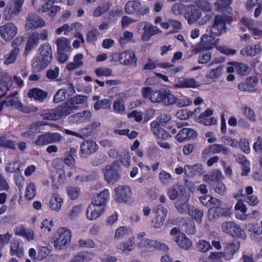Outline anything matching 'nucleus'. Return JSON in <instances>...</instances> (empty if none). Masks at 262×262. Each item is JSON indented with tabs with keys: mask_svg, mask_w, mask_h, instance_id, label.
Masks as SVG:
<instances>
[{
	"mask_svg": "<svg viewBox=\"0 0 262 262\" xmlns=\"http://www.w3.org/2000/svg\"><path fill=\"white\" fill-rule=\"evenodd\" d=\"M110 194L107 189H104L99 194L94 195L92 200V203L99 206L105 207L109 199Z\"/></svg>",
	"mask_w": 262,
	"mask_h": 262,
	"instance_id": "obj_29",
	"label": "nucleus"
},
{
	"mask_svg": "<svg viewBox=\"0 0 262 262\" xmlns=\"http://www.w3.org/2000/svg\"><path fill=\"white\" fill-rule=\"evenodd\" d=\"M105 209V207L99 206L91 203L86 209V217L90 220H95L101 215Z\"/></svg>",
	"mask_w": 262,
	"mask_h": 262,
	"instance_id": "obj_21",
	"label": "nucleus"
},
{
	"mask_svg": "<svg viewBox=\"0 0 262 262\" xmlns=\"http://www.w3.org/2000/svg\"><path fill=\"white\" fill-rule=\"evenodd\" d=\"M233 21L232 17L228 15H216L210 29V32L215 36H220L226 31V24Z\"/></svg>",
	"mask_w": 262,
	"mask_h": 262,
	"instance_id": "obj_3",
	"label": "nucleus"
},
{
	"mask_svg": "<svg viewBox=\"0 0 262 262\" xmlns=\"http://www.w3.org/2000/svg\"><path fill=\"white\" fill-rule=\"evenodd\" d=\"M224 253L222 252H211L209 256L211 262H222V258L225 259Z\"/></svg>",
	"mask_w": 262,
	"mask_h": 262,
	"instance_id": "obj_55",
	"label": "nucleus"
},
{
	"mask_svg": "<svg viewBox=\"0 0 262 262\" xmlns=\"http://www.w3.org/2000/svg\"><path fill=\"white\" fill-rule=\"evenodd\" d=\"M125 12L128 14L135 13L137 15H144L149 12V9L146 7H142L140 2L138 0L129 1L125 5Z\"/></svg>",
	"mask_w": 262,
	"mask_h": 262,
	"instance_id": "obj_9",
	"label": "nucleus"
},
{
	"mask_svg": "<svg viewBox=\"0 0 262 262\" xmlns=\"http://www.w3.org/2000/svg\"><path fill=\"white\" fill-rule=\"evenodd\" d=\"M15 234L25 237L27 241H32L34 239V232L31 229L26 228L21 226L17 227L15 230Z\"/></svg>",
	"mask_w": 262,
	"mask_h": 262,
	"instance_id": "obj_36",
	"label": "nucleus"
},
{
	"mask_svg": "<svg viewBox=\"0 0 262 262\" xmlns=\"http://www.w3.org/2000/svg\"><path fill=\"white\" fill-rule=\"evenodd\" d=\"M24 1L14 0L12 3L8 4L3 12L4 19L7 21H9L14 16L18 15Z\"/></svg>",
	"mask_w": 262,
	"mask_h": 262,
	"instance_id": "obj_7",
	"label": "nucleus"
},
{
	"mask_svg": "<svg viewBox=\"0 0 262 262\" xmlns=\"http://www.w3.org/2000/svg\"><path fill=\"white\" fill-rule=\"evenodd\" d=\"M230 235L233 237H238L243 238H245L246 236L245 231L241 229L239 225L235 224H234Z\"/></svg>",
	"mask_w": 262,
	"mask_h": 262,
	"instance_id": "obj_53",
	"label": "nucleus"
},
{
	"mask_svg": "<svg viewBox=\"0 0 262 262\" xmlns=\"http://www.w3.org/2000/svg\"><path fill=\"white\" fill-rule=\"evenodd\" d=\"M221 152L224 155H227L230 153V149L222 144L215 143L211 144L205 148L202 151V156L206 158L210 154H216Z\"/></svg>",
	"mask_w": 262,
	"mask_h": 262,
	"instance_id": "obj_17",
	"label": "nucleus"
},
{
	"mask_svg": "<svg viewBox=\"0 0 262 262\" xmlns=\"http://www.w3.org/2000/svg\"><path fill=\"white\" fill-rule=\"evenodd\" d=\"M189 198V194L186 191H182L180 192L178 200L175 203V207L179 212L192 214V212L191 211V206L188 203Z\"/></svg>",
	"mask_w": 262,
	"mask_h": 262,
	"instance_id": "obj_6",
	"label": "nucleus"
},
{
	"mask_svg": "<svg viewBox=\"0 0 262 262\" xmlns=\"http://www.w3.org/2000/svg\"><path fill=\"white\" fill-rule=\"evenodd\" d=\"M233 0H218L214 3L216 10L223 12L227 10Z\"/></svg>",
	"mask_w": 262,
	"mask_h": 262,
	"instance_id": "obj_46",
	"label": "nucleus"
},
{
	"mask_svg": "<svg viewBox=\"0 0 262 262\" xmlns=\"http://www.w3.org/2000/svg\"><path fill=\"white\" fill-rule=\"evenodd\" d=\"M226 190V186L222 181H216L214 186V191L216 193L224 194Z\"/></svg>",
	"mask_w": 262,
	"mask_h": 262,
	"instance_id": "obj_64",
	"label": "nucleus"
},
{
	"mask_svg": "<svg viewBox=\"0 0 262 262\" xmlns=\"http://www.w3.org/2000/svg\"><path fill=\"white\" fill-rule=\"evenodd\" d=\"M257 83L258 79L255 76H249L244 82L238 84L237 89L243 92H256Z\"/></svg>",
	"mask_w": 262,
	"mask_h": 262,
	"instance_id": "obj_14",
	"label": "nucleus"
},
{
	"mask_svg": "<svg viewBox=\"0 0 262 262\" xmlns=\"http://www.w3.org/2000/svg\"><path fill=\"white\" fill-rule=\"evenodd\" d=\"M98 146L95 141L86 140L80 145L79 154L81 157L86 158L87 156L95 152Z\"/></svg>",
	"mask_w": 262,
	"mask_h": 262,
	"instance_id": "obj_15",
	"label": "nucleus"
},
{
	"mask_svg": "<svg viewBox=\"0 0 262 262\" xmlns=\"http://www.w3.org/2000/svg\"><path fill=\"white\" fill-rule=\"evenodd\" d=\"M158 90H152L150 86L144 87L141 89V93L143 99H148L152 103H156V95H157Z\"/></svg>",
	"mask_w": 262,
	"mask_h": 262,
	"instance_id": "obj_34",
	"label": "nucleus"
},
{
	"mask_svg": "<svg viewBox=\"0 0 262 262\" xmlns=\"http://www.w3.org/2000/svg\"><path fill=\"white\" fill-rule=\"evenodd\" d=\"M115 200L118 202L127 203L131 198L132 191L130 187L126 185L119 186L115 188Z\"/></svg>",
	"mask_w": 262,
	"mask_h": 262,
	"instance_id": "obj_11",
	"label": "nucleus"
},
{
	"mask_svg": "<svg viewBox=\"0 0 262 262\" xmlns=\"http://www.w3.org/2000/svg\"><path fill=\"white\" fill-rule=\"evenodd\" d=\"M99 32L96 29H92L87 33L86 40L88 42L92 43L97 39Z\"/></svg>",
	"mask_w": 262,
	"mask_h": 262,
	"instance_id": "obj_60",
	"label": "nucleus"
},
{
	"mask_svg": "<svg viewBox=\"0 0 262 262\" xmlns=\"http://www.w3.org/2000/svg\"><path fill=\"white\" fill-rule=\"evenodd\" d=\"M223 209L219 206H213L210 208L208 211V217L210 221L215 220L221 214H223Z\"/></svg>",
	"mask_w": 262,
	"mask_h": 262,
	"instance_id": "obj_45",
	"label": "nucleus"
},
{
	"mask_svg": "<svg viewBox=\"0 0 262 262\" xmlns=\"http://www.w3.org/2000/svg\"><path fill=\"white\" fill-rule=\"evenodd\" d=\"M111 6L110 2L102 3L96 8L93 12L94 17H99L106 12Z\"/></svg>",
	"mask_w": 262,
	"mask_h": 262,
	"instance_id": "obj_44",
	"label": "nucleus"
},
{
	"mask_svg": "<svg viewBox=\"0 0 262 262\" xmlns=\"http://www.w3.org/2000/svg\"><path fill=\"white\" fill-rule=\"evenodd\" d=\"M244 116L250 121H255L256 116L254 111L251 107L245 106L242 108Z\"/></svg>",
	"mask_w": 262,
	"mask_h": 262,
	"instance_id": "obj_51",
	"label": "nucleus"
},
{
	"mask_svg": "<svg viewBox=\"0 0 262 262\" xmlns=\"http://www.w3.org/2000/svg\"><path fill=\"white\" fill-rule=\"evenodd\" d=\"M59 74V69L55 67L54 69H50L46 72V77L50 80H53L57 78Z\"/></svg>",
	"mask_w": 262,
	"mask_h": 262,
	"instance_id": "obj_56",
	"label": "nucleus"
},
{
	"mask_svg": "<svg viewBox=\"0 0 262 262\" xmlns=\"http://www.w3.org/2000/svg\"><path fill=\"white\" fill-rule=\"evenodd\" d=\"M0 146L12 150H15L16 149L14 141L10 139H8L5 135L0 136Z\"/></svg>",
	"mask_w": 262,
	"mask_h": 262,
	"instance_id": "obj_48",
	"label": "nucleus"
},
{
	"mask_svg": "<svg viewBox=\"0 0 262 262\" xmlns=\"http://www.w3.org/2000/svg\"><path fill=\"white\" fill-rule=\"evenodd\" d=\"M167 211L162 205H159L158 208L155 212L156 216L152 220L153 226L155 228H160L164 224L166 219Z\"/></svg>",
	"mask_w": 262,
	"mask_h": 262,
	"instance_id": "obj_19",
	"label": "nucleus"
},
{
	"mask_svg": "<svg viewBox=\"0 0 262 262\" xmlns=\"http://www.w3.org/2000/svg\"><path fill=\"white\" fill-rule=\"evenodd\" d=\"M95 73L98 77L102 76H110L112 75V71L109 68H98L95 69Z\"/></svg>",
	"mask_w": 262,
	"mask_h": 262,
	"instance_id": "obj_57",
	"label": "nucleus"
},
{
	"mask_svg": "<svg viewBox=\"0 0 262 262\" xmlns=\"http://www.w3.org/2000/svg\"><path fill=\"white\" fill-rule=\"evenodd\" d=\"M223 71V66H218L216 68L212 69L207 75V78L211 79H215L217 78L222 74Z\"/></svg>",
	"mask_w": 262,
	"mask_h": 262,
	"instance_id": "obj_52",
	"label": "nucleus"
},
{
	"mask_svg": "<svg viewBox=\"0 0 262 262\" xmlns=\"http://www.w3.org/2000/svg\"><path fill=\"white\" fill-rule=\"evenodd\" d=\"M53 59V51L48 42L41 44L38 48V54L32 60V69L34 72H39L46 68Z\"/></svg>",
	"mask_w": 262,
	"mask_h": 262,
	"instance_id": "obj_1",
	"label": "nucleus"
},
{
	"mask_svg": "<svg viewBox=\"0 0 262 262\" xmlns=\"http://www.w3.org/2000/svg\"><path fill=\"white\" fill-rule=\"evenodd\" d=\"M234 222L231 221H227L223 223L222 225L223 231L230 235V233H232V228L234 226Z\"/></svg>",
	"mask_w": 262,
	"mask_h": 262,
	"instance_id": "obj_61",
	"label": "nucleus"
},
{
	"mask_svg": "<svg viewBox=\"0 0 262 262\" xmlns=\"http://www.w3.org/2000/svg\"><path fill=\"white\" fill-rule=\"evenodd\" d=\"M261 51V47L259 45L256 44L253 47L251 45L247 46L244 50L247 55L254 56L258 54Z\"/></svg>",
	"mask_w": 262,
	"mask_h": 262,
	"instance_id": "obj_49",
	"label": "nucleus"
},
{
	"mask_svg": "<svg viewBox=\"0 0 262 262\" xmlns=\"http://www.w3.org/2000/svg\"><path fill=\"white\" fill-rule=\"evenodd\" d=\"M191 211L192 212V214L189 215L193 216L196 222L200 223L202 222V218L203 216V211L197 209H193V208H191Z\"/></svg>",
	"mask_w": 262,
	"mask_h": 262,
	"instance_id": "obj_63",
	"label": "nucleus"
},
{
	"mask_svg": "<svg viewBox=\"0 0 262 262\" xmlns=\"http://www.w3.org/2000/svg\"><path fill=\"white\" fill-rule=\"evenodd\" d=\"M240 243L236 240H233L226 242L224 244L225 259L229 260L232 258L234 253L239 249Z\"/></svg>",
	"mask_w": 262,
	"mask_h": 262,
	"instance_id": "obj_18",
	"label": "nucleus"
},
{
	"mask_svg": "<svg viewBox=\"0 0 262 262\" xmlns=\"http://www.w3.org/2000/svg\"><path fill=\"white\" fill-rule=\"evenodd\" d=\"M120 168V166L116 165L115 163L105 166L104 168L102 169L104 180H118L120 179V176L119 173Z\"/></svg>",
	"mask_w": 262,
	"mask_h": 262,
	"instance_id": "obj_13",
	"label": "nucleus"
},
{
	"mask_svg": "<svg viewBox=\"0 0 262 262\" xmlns=\"http://www.w3.org/2000/svg\"><path fill=\"white\" fill-rule=\"evenodd\" d=\"M121 57V64L133 68L137 67L138 58L133 51H124L122 52Z\"/></svg>",
	"mask_w": 262,
	"mask_h": 262,
	"instance_id": "obj_16",
	"label": "nucleus"
},
{
	"mask_svg": "<svg viewBox=\"0 0 262 262\" xmlns=\"http://www.w3.org/2000/svg\"><path fill=\"white\" fill-rule=\"evenodd\" d=\"M197 86L196 82L193 78H186L181 77L178 82L175 84L174 86L176 88H195Z\"/></svg>",
	"mask_w": 262,
	"mask_h": 262,
	"instance_id": "obj_33",
	"label": "nucleus"
},
{
	"mask_svg": "<svg viewBox=\"0 0 262 262\" xmlns=\"http://www.w3.org/2000/svg\"><path fill=\"white\" fill-rule=\"evenodd\" d=\"M10 251L12 256L16 255L18 258H21L24 256L23 248L18 241L11 243Z\"/></svg>",
	"mask_w": 262,
	"mask_h": 262,
	"instance_id": "obj_37",
	"label": "nucleus"
},
{
	"mask_svg": "<svg viewBox=\"0 0 262 262\" xmlns=\"http://www.w3.org/2000/svg\"><path fill=\"white\" fill-rule=\"evenodd\" d=\"M19 52V48H14L6 55L4 61L5 64H10L15 62Z\"/></svg>",
	"mask_w": 262,
	"mask_h": 262,
	"instance_id": "obj_47",
	"label": "nucleus"
},
{
	"mask_svg": "<svg viewBox=\"0 0 262 262\" xmlns=\"http://www.w3.org/2000/svg\"><path fill=\"white\" fill-rule=\"evenodd\" d=\"M217 233L215 232H213L209 236V238L211 240L212 245L217 249H220L221 248V245L220 241H219V238L216 236Z\"/></svg>",
	"mask_w": 262,
	"mask_h": 262,
	"instance_id": "obj_58",
	"label": "nucleus"
},
{
	"mask_svg": "<svg viewBox=\"0 0 262 262\" xmlns=\"http://www.w3.org/2000/svg\"><path fill=\"white\" fill-rule=\"evenodd\" d=\"M45 21L35 13H29L26 19V28L27 30H35L45 26Z\"/></svg>",
	"mask_w": 262,
	"mask_h": 262,
	"instance_id": "obj_12",
	"label": "nucleus"
},
{
	"mask_svg": "<svg viewBox=\"0 0 262 262\" xmlns=\"http://www.w3.org/2000/svg\"><path fill=\"white\" fill-rule=\"evenodd\" d=\"M91 116V113L89 111H83L69 117V120L72 123H81L88 120Z\"/></svg>",
	"mask_w": 262,
	"mask_h": 262,
	"instance_id": "obj_30",
	"label": "nucleus"
},
{
	"mask_svg": "<svg viewBox=\"0 0 262 262\" xmlns=\"http://www.w3.org/2000/svg\"><path fill=\"white\" fill-rule=\"evenodd\" d=\"M151 131L158 139L167 140L170 137L169 133L160 127L159 123L157 121H153L150 124Z\"/></svg>",
	"mask_w": 262,
	"mask_h": 262,
	"instance_id": "obj_25",
	"label": "nucleus"
},
{
	"mask_svg": "<svg viewBox=\"0 0 262 262\" xmlns=\"http://www.w3.org/2000/svg\"><path fill=\"white\" fill-rule=\"evenodd\" d=\"M62 139V136L58 133L47 132L39 135L34 142V143L38 146L41 147L48 144L60 142Z\"/></svg>",
	"mask_w": 262,
	"mask_h": 262,
	"instance_id": "obj_5",
	"label": "nucleus"
},
{
	"mask_svg": "<svg viewBox=\"0 0 262 262\" xmlns=\"http://www.w3.org/2000/svg\"><path fill=\"white\" fill-rule=\"evenodd\" d=\"M38 45L37 42V38L34 36V35L32 34L30 35L28 38V40L27 42L24 54H28L31 52L35 48H36Z\"/></svg>",
	"mask_w": 262,
	"mask_h": 262,
	"instance_id": "obj_41",
	"label": "nucleus"
},
{
	"mask_svg": "<svg viewBox=\"0 0 262 262\" xmlns=\"http://www.w3.org/2000/svg\"><path fill=\"white\" fill-rule=\"evenodd\" d=\"M228 64L233 66L236 74L239 76H246L250 73L251 69L248 65L243 62H230Z\"/></svg>",
	"mask_w": 262,
	"mask_h": 262,
	"instance_id": "obj_31",
	"label": "nucleus"
},
{
	"mask_svg": "<svg viewBox=\"0 0 262 262\" xmlns=\"http://www.w3.org/2000/svg\"><path fill=\"white\" fill-rule=\"evenodd\" d=\"M111 105V103L110 100L103 99L96 101L94 105V108L96 110H99L100 108H110Z\"/></svg>",
	"mask_w": 262,
	"mask_h": 262,
	"instance_id": "obj_54",
	"label": "nucleus"
},
{
	"mask_svg": "<svg viewBox=\"0 0 262 262\" xmlns=\"http://www.w3.org/2000/svg\"><path fill=\"white\" fill-rule=\"evenodd\" d=\"M55 43L57 45V51H69L71 49L70 42L66 37L58 38L56 40Z\"/></svg>",
	"mask_w": 262,
	"mask_h": 262,
	"instance_id": "obj_39",
	"label": "nucleus"
},
{
	"mask_svg": "<svg viewBox=\"0 0 262 262\" xmlns=\"http://www.w3.org/2000/svg\"><path fill=\"white\" fill-rule=\"evenodd\" d=\"M28 96L35 101L43 102L48 96L47 92L38 88H34L29 90Z\"/></svg>",
	"mask_w": 262,
	"mask_h": 262,
	"instance_id": "obj_26",
	"label": "nucleus"
},
{
	"mask_svg": "<svg viewBox=\"0 0 262 262\" xmlns=\"http://www.w3.org/2000/svg\"><path fill=\"white\" fill-rule=\"evenodd\" d=\"M213 113V112L211 109L209 108H207L203 113L200 115L198 119V122L205 126L216 124L217 121L216 119L213 117H211Z\"/></svg>",
	"mask_w": 262,
	"mask_h": 262,
	"instance_id": "obj_24",
	"label": "nucleus"
},
{
	"mask_svg": "<svg viewBox=\"0 0 262 262\" xmlns=\"http://www.w3.org/2000/svg\"><path fill=\"white\" fill-rule=\"evenodd\" d=\"M196 248L199 252L205 253L212 249V246L209 242L200 240L196 244Z\"/></svg>",
	"mask_w": 262,
	"mask_h": 262,
	"instance_id": "obj_50",
	"label": "nucleus"
},
{
	"mask_svg": "<svg viewBox=\"0 0 262 262\" xmlns=\"http://www.w3.org/2000/svg\"><path fill=\"white\" fill-rule=\"evenodd\" d=\"M184 173L186 177L192 178L196 176H201L205 173L203 165L196 163L194 165H186L184 166Z\"/></svg>",
	"mask_w": 262,
	"mask_h": 262,
	"instance_id": "obj_20",
	"label": "nucleus"
},
{
	"mask_svg": "<svg viewBox=\"0 0 262 262\" xmlns=\"http://www.w3.org/2000/svg\"><path fill=\"white\" fill-rule=\"evenodd\" d=\"M156 103H162L164 106H168L176 103L177 98L171 93L167 89H160L156 95Z\"/></svg>",
	"mask_w": 262,
	"mask_h": 262,
	"instance_id": "obj_8",
	"label": "nucleus"
},
{
	"mask_svg": "<svg viewBox=\"0 0 262 262\" xmlns=\"http://www.w3.org/2000/svg\"><path fill=\"white\" fill-rule=\"evenodd\" d=\"M12 85V78L11 76L4 75H3L0 79V90L6 94L9 91Z\"/></svg>",
	"mask_w": 262,
	"mask_h": 262,
	"instance_id": "obj_38",
	"label": "nucleus"
},
{
	"mask_svg": "<svg viewBox=\"0 0 262 262\" xmlns=\"http://www.w3.org/2000/svg\"><path fill=\"white\" fill-rule=\"evenodd\" d=\"M144 24L143 32L141 35V39L143 41H148L151 36L160 32V30L157 27L150 24H147L146 22H145Z\"/></svg>",
	"mask_w": 262,
	"mask_h": 262,
	"instance_id": "obj_27",
	"label": "nucleus"
},
{
	"mask_svg": "<svg viewBox=\"0 0 262 262\" xmlns=\"http://www.w3.org/2000/svg\"><path fill=\"white\" fill-rule=\"evenodd\" d=\"M197 136V133L190 128L181 129L176 136V140L179 142L194 139Z\"/></svg>",
	"mask_w": 262,
	"mask_h": 262,
	"instance_id": "obj_22",
	"label": "nucleus"
},
{
	"mask_svg": "<svg viewBox=\"0 0 262 262\" xmlns=\"http://www.w3.org/2000/svg\"><path fill=\"white\" fill-rule=\"evenodd\" d=\"M201 16V11L195 7H192L186 12L185 17L189 24H192L200 19Z\"/></svg>",
	"mask_w": 262,
	"mask_h": 262,
	"instance_id": "obj_32",
	"label": "nucleus"
},
{
	"mask_svg": "<svg viewBox=\"0 0 262 262\" xmlns=\"http://www.w3.org/2000/svg\"><path fill=\"white\" fill-rule=\"evenodd\" d=\"M182 191H186L185 188L177 185L167 189V195L170 200H174L177 197H179L180 192Z\"/></svg>",
	"mask_w": 262,
	"mask_h": 262,
	"instance_id": "obj_40",
	"label": "nucleus"
},
{
	"mask_svg": "<svg viewBox=\"0 0 262 262\" xmlns=\"http://www.w3.org/2000/svg\"><path fill=\"white\" fill-rule=\"evenodd\" d=\"M78 104L77 97L75 96L66 101L62 105H60L56 108L51 110L49 113L43 114V119L56 120L67 116L78 108L77 105Z\"/></svg>",
	"mask_w": 262,
	"mask_h": 262,
	"instance_id": "obj_2",
	"label": "nucleus"
},
{
	"mask_svg": "<svg viewBox=\"0 0 262 262\" xmlns=\"http://www.w3.org/2000/svg\"><path fill=\"white\" fill-rule=\"evenodd\" d=\"M35 195V189L34 184L30 183L26 190L25 198L26 199L30 200L32 199Z\"/></svg>",
	"mask_w": 262,
	"mask_h": 262,
	"instance_id": "obj_59",
	"label": "nucleus"
},
{
	"mask_svg": "<svg viewBox=\"0 0 262 262\" xmlns=\"http://www.w3.org/2000/svg\"><path fill=\"white\" fill-rule=\"evenodd\" d=\"M78 148L75 147H71L69 151L65 153V157L63 159V162L69 166H74L75 164V157L77 152Z\"/></svg>",
	"mask_w": 262,
	"mask_h": 262,
	"instance_id": "obj_35",
	"label": "nucleus"
},
{
	"mask_svg": "<svg viewBox=\"0 0 262 262\" xmlns=\"http://www.w3.org/2000/svg\"><path fill=\"white\" fill-rule=\"evenodd\" d=\"M62 202V199L58 194L54 193L50 200V207L52 210L59 211L61 208Z\"/></svg>",
	"mask_w": 262,
	"mask_h": 262,
	"instance_id": "obj_42",
	"label": "nucleus"
},
{
	"mask_svg": "<svg viewBox=\"0 0 262 262\" xmlns=\"http://www.w3.org/2000/svg\"><path fill=\"white\" fill-rule=\"evenodd\" d=\"M44 3L39 8V11L42 13L50 10L51 6L55 3L54 0H43Z\"/></svg>",
	"mask_w": 262,
	"mask_h": 262,
	"instance_id": "obj_62",
	"label": "nucleus"
},
{
	"mask_svg": "<svg viewBox=\"0 0 262 262\" xmlns=\"http://www.w3.org/2000/svg\"><path fill=\"white\" fill-rule=\"evenodd\" d=\"M68 90L66 88L60 89L55 93L53 101L55 103H58L68 98Z\"/></svg>",
	"mask_w": 262,
	"mask_h": 262,
	"instance_id": "obj_43",
	"label": "nucleus"
},
{
	"mask_svg": "<svg viewBox=\"0 0 262 262\" xmlns=\"http://www.w3.org/2000/svg\"><path fill=\"white\" fill-rule=\"evenodd\" d=\"M214 39L213 35H209L208 34H204L200 42L201 47L195 48V53H199L203 50H209L213 48L214 45V42L213 41Z\"/></svg>",
	"mask_w": 262,
	"mask_h": 262,
	"instance_id": "obj_23",
	"label": "nucleus"
},
{
	"mask_svg": "<svg viewBox=\"0 0 262 262\" xmlns=\"http://www.w3.org/2000/svg\"><path fill=\"white\" fill-rule=\"evenodd\" d=\"M173 240L180 248L184 250H188L192 246L191 241L183 233H179L177 236L173 237Z\"/></svg>",
	"mask_w": 262,
	"mask_h": 262,
	"instance_id": "obj_28",
	"label": "nucleus"
},
{
	"mask_svg": "<svg viewBox=\"0 0 262 262\" xmlns=\"http://www.w3.org/2000/svg\"><path fill=\"white\" fill-rule=\"evenodd\" d=\"M71 232L69 228L67 227L59 228L55 235V239L54 242L55 248L61 249L71 242Z\"/></svg>",
	"mask_w": 262,
	"mask_h": 262,
	"instance_id": "obj_4",
	"label": "nucleus"
},
{
	"mask_svg": "<svg viewBox=\"0 0 262 262\" xmlns=\"http://www.w3.org/2000/svg\"><path fill=\"white\" fill-rule=\"evenodd\" d=\"M17 33V28L15 24L8 23L0 26V35L5 41L11 40Z\"/></svg>",
	"mask_w": 262,
	"mask_h": 262,
	"instance_id": "obj_10",
	"label": "nucleus"
}]
</instances>
